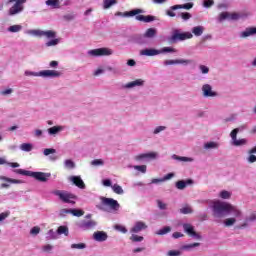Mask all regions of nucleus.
<instances>
[{
	"label": "nucleus",
	"instance_id": "60",
	"mask_svg": "<svg viewBox=\"0 0 256 256\" xmlns=\"http://www.w3.org/2000/svg\"><path fill=\"white\" fill-rule=\"evenodd\" d=\"M180 213H182V215H189L193 213V209H191V207L185 206L180 209Z\"/></svg>",
	"mask_w": 256,
	"mask_h": 256
},
{
	"label": "nucleus",
	"instance_id": "3",
	"mask_svg": "<svg viewBox=\"0 0 256 256\" xmlns=\"http://www.w3.org/2000/svg\"><path fill=\"white\" fill-rule=\"evenodd\" d=\"M166 53H177L173 47H163L161 49L145 48L140 51L142 57H156V55H165Z\"/></svg>",
	"mask_w": 256,
	"mask_h": 256
},
{
	"label": "nucleus",
	"instance_id": "7",
	"mask_svg": "<svg viewBox=\"0 0 256 256\" xmlns=\"http://www.w3.org/2000/svg\"><path fill=\"white\" fill-rule=\"evenodd\" d=\"M27 35H33L34 37H46V39H55L57 37V32L53 30H28L26 31Z\"/></svg>",
	"mask_w": 256,
	"mask_h": 256
},
{
	"label": "nucleus",
	"instance_id": "55",
	"mask_svg": "<svg viewBox=\"0 0 256 256\" xmlns=\"http://www.w3.org/2000/svg\"><path fill=\"white\" fill-rule=\"evenodd\" d=\"M70 248L83 250V249H87V244H85V243L71 244Z\"/></svg>",
	"mask_w": 256,
	"mask_h": 256
},
{
	"label": "nucleus",
	"instance_id": "2",
	"mask_svg": "<svg viewBox=\"0 0 256 256\" xmlns=\"http://www.w3.org/2000/svg\"><path fill=\"white\" fill-rule=\"evenodd\" d=\"M14 173H17V175H25L26 177H33V179L40 181V183H47V181H49V177H51V173L33 172L24 169H15Z\"/></svg>",
	"mask_w": 256,
	"mask_h": 256
},
{
	"label": "nucleus",
	"instance_id": "37",
	"mask_svg": "<svg viewBox=\"0 0 256 256\" xmlns=\"http://www.w3.org/2000/svg\"><path fill=\"white\" fill-rule=\"evenodd\" d=\"M20 149H21V151H24L25 153H29V152L33 151V144H31V143H22L20 145Z\"/></svg>",
	"mask_w": 256,
	"mask_h": 256
},
{
	"label": "nucleus",
	"instance_id": "5",
	"mask_svg": "<svg viewBox=\"0 0 256 256\" xmlns=\"http://www.w3.org/2000/svg\"><path fill=\"white\" fill-rule=\"evenodd\" d=\"M52 195L58 197L62 203H70L71 205H75L73 199H77V196L65 190H54L52 191Z\"/></svg>",
	"mask_w": 256,
	"mask_h": 256
},
{
	"label": "nucleus",
	"instance_id": "49",
	"mask_svg": "<svg viewBox=\"0 0 256 256\" xmlns=\"http://www.w3.org/2000/svg\"><path fill=\"white\" fill-rule=\"evenodd\" d=\"M167 233H171V226H165L156 232V235H167Z\"/></svg>",
	"mask_w": 256,
	"mask_h": 256
},
{
	"label": "nucleus",
	"instance_id": "58",
	"mask_svg": "<svg viewBox=\"0 0 256 256\" xmlns=\"http://www.w3.org/2000/svg\"><path fill=\"white\" fill-rule=\"evenodd\" d=\"M219 197H221V199H231V192L223 190L220 192Z\"/></svg>",
	"mask_w": 256,
	"mask_h": 256
},
{
	"label": "nucleus",
	"instance_id": "26",
	"mask_svg": "<svg viewBox=\"0 0 256 256\" xmlns=\"http://www.w3.org/2000/svg\"><path fill=\"white\" fill-rule=\"evenodd\" d=\"M65 127L63 126H53L51 128L47 129L48 135H51L52 137H56V135H59L61 131H63Z\"/></svg>",
	"mask_w": 256,
	"mask_h": 256
},
{
	"label": "nucleus",
	"instance_id": "30",
	"mask_svg": "<svg viewBox=\"0 0 256 256\" xmlns=\"http://www.w3.org/2000/svg\"><path fill=\"white\" fill-rule=\"evenodd\" d=\"M232 139V145L234 147H243V145H247V139L242 138V139H237V136L231 137Z\"/></svg>",
	"mask_w": 256,
	"mask_h": 256
},
{
	"label": "nucleus",
	"instance_id": "18",
	"mask_svg": "<svg viewBox=\"0 0 256 256\" xmlns=\"http://www.w3.org/2000/svg\"><path fill=\"white\" fill-rule=\"evenodd\" d=\"M93 239L98 243H103L109 239V235H107V232L105 231H96L93 233Z\"/></svg>",
	"mask_w": 256,
	"mask_h": 256
},
{
	"label": "nucleus",
	"instance_id": "44",
	"mask_svg": "<svg viewBox=\"0 0 256 256\" xmlns=\"http://www.w3.org/2000/svg\"><path fill=\"white\" fill-rule=\"evenodd\" d=\"M218 23H223V21H229V12H221L217 18Z\"/></svg>",
	"mask_w": 256,
	"mask_h": 256
},
{
	"label": "nucleus",
	"instance_id": "27",
	"mask_svg": "<svg viewBox=\"0 0 256 256\" xmlns=\"http://www.w3.org/2000/svg\"><path fill=\"white\" fill-rule=\"evenodd\" d=\"M136 21H142L143 23H151L153 21H155V16H151V15H139V14H136V17H135Z\"/></svg>",
	"mask_w": 256,
	"mask_h": 256
},
{
	"label": "nucleus",
	"instance_id": "4",
	"mask_svg": "<svg viewBox=\"0 0 256 256\" xmlns=\"http://www.w3.org/2000/svg\"><path fill=\"white\" fill-rule=\"evenodd\" d=\"M187 39H193V34L191 32H181L179 29H175L168 38L169 43H179V41H187Z\"/></svg>",
	"mask_w": 256,
	"mask_h": 256
},
{
	"label": "nucleus",
	"instance_id": "45",
	"mask_svg": "<svg viewBox=\"0 0 256 256\" xmlns=\"http://www.w3.org/2000/svg\"><path fill=\"white\" fill-rule=\"evenodd\" d=\"M216 8L218 9V11H223V9H229V2L227 0H224L223 2L218 3Z\"/></svg>",
	"mask_w": 256,
	"mask_h": 256
},
{
	"label": "nucleus",
	"instance_id": "63",
	"mask_svg": "<svg viewBox=\"0 0 256 256\" xmlns=\"http://www.w3.org/2000/svg\"><path fill=\"white\" fill-rule=\"evenodd\" d=\"M167 256H181V251L179 250H170L167 252Z\"/></svg>",
	"mask_w": 256,
	"mask_h": 256
},
{
	"label": "nucleus",
	"instance_id": "52",
	"mask_svg": "<svg viewBox=\"0 0 256 256\" xmlns=\"http://www.w3.org/2000/svg\"><path fill=\"white\" fill-rule=\"evenodd\" d=\"M240 18H241V14L237 12L229 13L228 21H239Z\"/></svg>",
	"mask_w": 256,
	"mask_h": 256
},
{
	"label": "nucleus",
	"instance_id": "43",
	"mask_svg": "<svg viewBox=\"0 0 256 256\" xmlns=\"http://www.w3.org/2000/svg\"><path fill=\"white\" fill-rule=\"evenodd\" d=\"M130 169L133 168L140 173H147V165H135V166H128Z\"/></svg>",
	"mask_w": 256,
	"mask_h": 256
},
{
	"label": "nucleus",
	"instance_id": "59",
	"mask_svg": "<svg viewBox=\"0 0 256 256\" xmlns=\"http://www.w3.org/2000/svg\"><path fill=\"white\" fill-rule=\"evenodd\" d=\"M167 126H157L153 130V135H159V133H162V131H166Z\"/></svg>",
	"mask_w": 256,
	"mask_h": 256
},
{
	"label": "nucleus",
	"instance_id": "32",
	"mask_svg": "<svg viewBox=\"0 0 256 256\" xmlns=\"http://www.w3.org/2000/svg\"><path fill=\"white\" fill-rule=\"evenodd\" d=\"M192 33L195 37H201L205 33V28L201 25L195 26L192 28Z\"/></svg>",
	"mask_w": 256,
	"mask_h": 256
},
{
	"label": "nucleus",
	"instance_id": "23",
	"mask_svg": "<svg viewBox=\"0 0 256 256\" xmlns=\"http://www.w3.org/2000/svg\"><path fill=\"white\" fill-rule=\"evenodd\" d=\"M256 35V27H247L244 31L240 32V39H247V37H253Z\"/></svg>",
	"mask_w": 256,
	"mask_h": 256
},
{
	"label": "nucleus",
	"instance_id": "38",
	"mask_svg": "<svg viewBox=\"0 0 256 256\" xmlns=\"http://www.w3.org/2000/svg\"><path fill=\"white\" fill-rule=\"evenodd\" d=\"M245 129H247V126H245V125L235 128L234 130L231 131L230 137H234V138L237 137V134L245 131Z\"/></svg>",
	"mask_w": 256,
	"mask_h": 256
},
{
	"label": "nucleus",
	"instance_id": "56",
	"mask_svg": "<svg viewBox=\"0 0 256 256\" xmlns=\"http://www.w3.org/2000/svg\"><path fill=\"white\" fill-rule=\"evenodd\" d=\"M59 43H60L59 38H55V39H52V40L46 42L45 45L47 47H56V45H59Z\"/></svg>",
	"mask_w": 256,
	"mask_h": 256
},
{
	"label": "nucleus",
	"instance_id": "16",
	"mask_svg": "<svg viewBox=\"0 0 256 256\" xmlns=\"http://www.w3.org/2000/svg\"><path fill=\"white\" fill-rule=\"evenodd\" d=\"M157 159V152L143 153L135 156V161H151Z\"/></svg>",
	"mask_w": 256,
	"mask_h": 256
},
{
	"label": "nucleus",
	"instance_id": "53",
	"mask_svg": "<svg viewBox=\"0 0 256 256\" xmlns=\"http://www.w3.org/2000/svg\"><path fill=\"white\" fill-rule=\"evenodd\" d=\"M90 165L93 167H101L105 165V162L102 159H94L91 161Z\"/></svg>",
	"mask_w": 256,
	"mask_h": 256
},
{
	"label": "nucleus",
	"instance_id": "20",
	"mask_svg": "<svg viewBox=\"0 0 256 256\" xmlns=\"http://www.w3.org/2000/svg\"><path fill=\"white\" fill-rule=\"evenodd\" d=\"M256 213H252L244 219V222L238 226V229H247L249 223H255Z\"/></svg>",
	"mask_w": 256,
	"mask_h": 256
},
{
	"label": "nucleus",
	"instance_id": "14",
	"mask_svg": "<svg viewBox=\"0 0 256 256\" xmlns=\"http://www.w3.org/2000/svg\"><path fill=\"white\" fill-rule=\"evenodd\" d=\"M61 75V72L57 70H42L40 71V77L44 79H57Z\"/></svg>",
	"mask_w": 256,
	"mask_h": 256
},
{
	"label": "nucleus",
	"instance_id": "8",
	"mask_svg": "<svg viewBox=\"0 0 256 256\" xmlns=\"http://www.w3.org/2000/svg\"><path fill=\"white\" fill-rule=\"evenodd\" d=\"M88 55H90L91 57H109L113 55V49L107 47L97 48L89 50Z\"/></svg>",
	"mask_w": 256,
	"mask_h": 256
},
{
	"label": "nucleus",
	"instance_id": "34",
	"mask_svg": "<svg viewBox=\"0 0 256 256\" xmlns=\"http://www.w3.org/2000/svg\"><path fill=\"white\" fill-rule=\"evenodd\" d=\"M46 5L47 7H52V9H61L59 0H47Z\"/></svg>",
	"mask_w": 256,
	"mask_h": 256
},
{
	"label": "nucleus",
	"instance_id": "50",
	"mask_svg": "<svg viewBox=\"0 0 256 256\" xmlns=\"http://www.w3.org/2000/svg\"><path fill=\"white\" fill-rule=\"evenodd\" d=\"M178 17H181V19H183V21H189V19H191V17H193V15H191V13H189V12H180V13H178Z\"/></svg>",
	"mask_w": 256,
	"mask_h": 256
},
{
	"label": "nucleus",
	"instance_id": "47",
	"mask_svg": "<svg viewBox=\"0 0 256 256\" xmlns=\"http://www.w3.org/2000/svg\"><path fill=\"white\" fill-rule=\"evenodd\" d=\"M23 29V26L21 25H12L8 27L9 33H19Z\"/></svg>",
	"mask_w": 256,
	"mask_h": 256
},
{
	"label": "nucleus",
	"instance_id": "42",
	"mask_svg": "<svg viewBox=\"0 0 256 256\" xmlns=\"http://www.w3.org/2000/svg\"><path fill=\"white\" fill-rule=\"evenodd\" d=\"M0 181H7V183H14L16 185L23 183V181H21V180L7 178L5 176H0Z\"/></svg>",
	"mask_w": 256,
	"mask_h": 256
},
{
	"label": "nucleus",
	"instance_id": "28",
	"mask_svg": "<svg viewBox=\"0 0 256 256\" xmlns=\"http://www.w3.org/2000/svg\"><path fill=\"white\" fill-rule=\"evenodd\" d=\"M172 159H174V161H179L181 163H193L195 161L191 157L178 156L177 154H173Z\"/></svg>",
	"mask_w": 256,
	"mask_h": 256
},
{
	"label": "nucleus",
	"instance_id": "12",
	"mask_svg": "<svg viewBox=\"0 0 256 256\" xmlns=\"http://www.w3.org/2000/svg\"><path fill=\"white\" fill-rule=\"evenodd\" d=\"M76 227H78V229H82V231H89V230L95 229V227H97V221L81 220L76 223Z\"/></svg>",
	"mask_w": 256,
	"mask_h": 256
},
{
	"label": "nucleus",
	"instance_id": "64",
	"mask_svg": "<svg viewBox=\"0 0 256 256\" xmlns=\"http://www.w3.org/2000/svg\"><path fill=\"white\" fill-rule=\"evenodd\" d=\"M246 161L248 163H256V156H255V154H249V156L247 157Z\"/></svg>",
	"mask_w": 256,
	"mask_h": 256
},
{
	"label": "nucleus",
	"instance_id": "61",
	"mask_svg": "<svg viewBox=\"0 0 256 256\" xmlns=\"http://www.w3.org/2000/svg\"><path fill=\"white\" fill-rule=\"evenodd\" d=\"M156 203H157V207L160 209V211H165V210H167V204L164 203L163 201H161V200H156Z\"/></svg>",
	"mask_w": 256,
	"mask_h": 256
},
{
	"label": "nucleus",
	"instance_id": "62",
	"mask_svg": "<svg viewBox=\"0 0 256 256\" xmlns=\"http://www.w3.org/2000/svg\"><path fill=\"white\" fill-rule=\"evenodd\" d=\"M12 93H13L12 88H8L0 91V95H2V97H8V95H11Z\"/></svg>",
	"mask_w": 256,
	"mask_h": 256
},
{
	"label": "nucleus",
	"instance_id": "1",
	"mask_svg": "<svg viewBox=\"0 0 256 256\" xmlns=\"http://www.w3.org/2000/svg\"><path fill=\"white\" fill-rule=\"evenodd\" d=\"M213 217L216 219H222V217H227L230 215V218H226L223 221L224 227H233L237 223V219L243 217V211L233 204L227 202L216 201L212 205Z\"/></svg>",
	"mask_w": 256,
	"mask_h": 256
},
{
	"label": "nucleus",
	"instance_id": "46",
	"mask_svg": "<svg viewBox=\"0 0 256 256\" xmlns=\"http://www.w3.org/2000/svg\"><path fill=\"white\" fill-rule=\"evenodd\" d=\"M70 214L74 217H83V215H85V211L79 209H70Z\"/></svg>",
	"mask_w": 256,
	"mask_h": 256
},
{
	"label": "nucleus",
	"instance_id": "31",
	"mask_svg": "<svg viewBox=\"0 0 256 256\" xmlns=\"http://www.w3.org/2000/svg\"><path fill=\"white\" fill-rule=\"evenodd\" d=\"M144 37L146 39H155L157 37V29L155 28H148L144 33Z\"/></svg>",
	"mask_w": 256,
	"mask_h": 256
},
{
	"label": "nucleus",
	"instance_id": "22",
	"mask_svg": "<svg viewBox=\"0 0 256 256\" xmlns=\"http://www.w3.org/2000/svg\"><path fill=\"white\" fill-rule=\"evenodd\" d=\"M145 229H147V224L143 221H137L131 228L130 233H141V231H145Z\"/></svg>",
	"mask_w": 256,
	"mask_h": 256
},
{
	"label": "nucleus",
	"instance_id": "25",
	"mask_svg": "<svg viewBox=\"0 0 256 256\" xmlns=\"http://www.w3.org/2000/svg\"><path fill=\"white\" fill-rule=\"evenodd\" d=\"M194 5L195 4L193 2H188L186 4H177V5L171 6L170 9L172 11H177V9H185L186 11H189L193 9Z\"/></svg>",
	"mask_w": 256,
	"mask_h": 256
},
{
	"label": "nucleus",
	"instance_id": "11",
	"mask_svg": "<svg viewBox=\"0 0 256 256\" xmlns=\"http://www.w3.org/2000/svg\"><path fill=\"white\" fill-rule=\"evenodd\" d=\"M201 91L203 97L206 99L219 97V93L213 90V86H211V84H203Z\"/></svg>",
	"mask_w": 256,
	"mask_h": 256
},
{
	"label": "nucleus",
	"instance_id": "39",
	"mask_svg": "<svg viewBox=\"0 0 256 256\" xmlns=\"http://www.w3.org/2000/svg\"><path fill=\"white\" fill-rule=\"evenodd\" d=\"M114 5H117V0H103V9H111Z\"/></svg>",
	"mask_w": 256,
	"mask_h": 256
},
{
	"label": "nucleus",
	"instance_id": "51",
	"mask_svg": "<svg viewBox=\"0 0 256 256\" xmlns=\"http://www.w3.org/2000/svg\"><path fill=\"white\" fill-rule=\"evenodd\" d=\"M143 239H145L143 236H139L135 233H133L132 236L130 237V241H133V243H141Z\"/></svg>",
	"mask_w": 256,
	"mask_h": 256
},
{
	"label": "nucleus",
	"instance_id": "15",
	"mask_svg": "<svg viewBox=\"0 0 256 256\" xmlns=\"http://www.w3.org/2000/svg\"><path fill=\"white\" fill-rule=\"evenodd\" d=\"M193 63V60L189 59H176V60H165L163 62V65L166 67L169 65H191Z\"/></svg>",
	"mask_w": 256,
	"mask_h": 256
},
{
	"label": "nucleus",
	"instance_id": "48",
	"mask_svg": "<svg viewBox=\"0 0 256 256\" xmlns=\"http://www.w3.org/2000/svg\"><path fill=\"white\" fill-rule=\"evenodd\" d=\"M215 5V0H203L202 1V7L205 9H211Z\"/></svg>",
	"mask_w": 256,
	"mask_h": 256
},
{
	"label": "nucleus",
	"instance_id": "54",
	"mask_svg": "<svg viewBox=\"0 0 256 256\" xmlns=\"http://www.w3.org/2000/svg\"><path fill=\"white\" fill-rule=\"evenodd\" d=\"M64 166L66 169H75V162L71 159H67L64 161Z\"/></svg>",
	"mask_w": 256,
	"mask_h": 256
},
{
	"label": "nucleus",
	"instance_id": "19",
	"mask_svg": "<svg viewBox=\"0 0 256 256\" xmlns=\"http://www.w3.org/2000/svg\"><path fill=\"white\" fill-rule=\"evenodd\" d=\"M68 181L73 183V185H75L79 189H85V187H86L85 182H83V179H81V176H70L68 178Z\"/></svg>",
	"mask_w": 256,
	"mask_h": 256
},
{
	"label": "nucleus",
	"instance_id": "41",
	"mask_svg": "<svg viewBox=\"0 0 256 256\" xmlns=\"http://www.w3.org/2000/svg\"><path fill=\"white\" fill-rule=\"evenodd\" d=\"M111 189L114 191V193H116V195H123V193H125L123 187L119 186V184L112 185Z\"/></svg>",
	"mask_w": 256,
	"mask_h": 256
},
{
	"label": "nucleus",
	"instance_id": "21",
	"mask_svg": "<svg viewBox=\"0 0 256 256\" xmlns=\"http://www.w3.org/2000/svg\"><path fill=\"white\" fill-rule=\"evenodd\" d=\"M57 153V150H55V148H46L43 150V155H45V157H49V161H57V159H59V157L57 155H55Z\"/></svg>",
	"mask_w": 256,
	"mask_h": 256
},
{
	"label": "nucleus",
	"instance_id": "29",
	"mask_svg": "<svg viewBox=\"0 0 256 256\" xmlns=\"http://www.w3.org/2000/svg\"><path fill=\"white\" fill-rule=\"evenodd\" d=\"M203 149H205V151H211L213 149H219V143L215 142V141L206 142L203 145Z\"/></svg>",
	"mask_w": 256,
	"mask_h": 256
},
{
	"label": "nucleus",
	"instance_id": "6",
	"mask_svg": "<svg viewBox=\"0 0 256 256\" xmlns=\"http://www.w3.org/2000/svg\"><path fill=\"white\" fill-rule=\"evenodd\" d=\"M9 3H15L10 9L8 10V15L10 17H14V15H19V13H23L25 10V3L27 0H9Z\"/></svg>",
	"mask_w": 256,
	"mask_h": 256
},
{
	"label": "nucleus",
	"instance_id": "57",
	"mask_svg": "<svg viewBox=\"0 0 256 256\" xmlns=\"http://www.w3.org/2000/svg\"><path fill=\"white\" fill-rule=\"evenodd\" d=\"M24 75L26 77H41V72H33V71L26 70L24 72Z\"/></svg>",
	"mask_w": 256,
	"mask_h": 256
},
{
	"label": "nucleus",
	"instance_id": "24",
	"mask_svg": "<svg viewBox=\"0 0 256 256\" xmlns=\"http://www.w3.org/2000/svg\"><path fill=\"white\" fill-rule=\"evenodd\" d=\"M193 183V179L180 180L175 183V187L179 191H183L185 188L189 187V185H193Z\"/></svg>",
	"mask_w": 256,
	"mask_h": 256
},
{
	"label": "nucleus",
	"instance_id": "13",
	"mask_svg": "<svg viewBox=\"0 0 256 256\" xmlns=\"http://www.w3.org/2000/svg\"><path fill=\"white\" fill-rule=\"evenodd\" d=\"M137 87H145V80L136 79L134 81L128 82L121 86V89H135Z\"/></svg>",
	"mask_w": 256,
	"mask_h": 256
},
{
	"label": "nucleus",
	"instance_id": "36",
	"mask_svg": "<svg viewBox=\"0 0 256 256\" xmlns=\"http://www.w3.org/2000/svg\"><path fill=\"white\" fill-rule=\"evenodd\" d=\"M56 231L58 233V236L65 235V237H69V227L67 226H60Z\"/></svg>",
	"mask_w": 256,
	"mask_h": 256
},
{
	"label": "nucleus",
	"instance_id": "40",
	"mask_svg": "<svg viewBox=\"0 0 256 256\" xmlns=\"http://www.w3.org/2000/svg\"><path fill=\"white\" fill-rule=\"evenodd\" d=\"M195 247H201V243L194 242L192 244H186L182 246V249H184V251H191L192 249H195Z\"/></svg>",
	"mask_w": 256,
	"mask_h": 256
},
{
	"label": "nucleus",
	"instance_id": "35",
	"mask_svg": "<svg viewBox=\"0 0 256 256\" xmlns=\"http://www.w3.org/2000/svg\"><path fill=\"white\" fill-rule=\"evenodd\" d=\"M134 41L138 45H147V38L145 37V34L136 36Z\"/></svg>",
	"mask_w": 256,
	"mask_h": 256
},
{
	"label": "nucleus",
	"instance_id": "10",
	"mask_svg": "<svg viewBox=\"0 0 256 256\" xmlns=\"http://www.w3.org/2000/svg\"><path fill=\"white\" fill-rule=\"evenodd\" d=\"M100 199L102 201V205H104V207H109L110 211H119V209H121L119 202L113 198L101 197Z\"/></svg>",
	"mask_w": 256,
	"mask_h": 256
},
{
	"label": "nucleus",
	"instance_id": "17",
	"mask_svg": "<svg viewBox=\"0 0 256 256\" xmlns=\"http://www.w3.org/2000/svg\"><path fill=\"white\" fill-rule=\"evenodd\" d=\"M141 13H145L143 9H134L129 12H116V17H135V15H141Z\"/></svg>",
	"mask_w": 256,
	"mask_h": 256
},
{
	"label": "nucleus",
	"instance_id": "9",
	"mask_svg": "<svg viewBox=\"0 0 256 256\" xmlns=\"http://www.w3.org/2000/svg\"><path fill=\"white\" fill-rule=\"evenodd\" d=\"M183 231L188 235V237H191L192 239H196V241H201L203 239V236L201 234L197 233L195 231V227L191 225L190 223H184L182 224Z\"/></svg>",
	"mask_w": 256,
	"mask_h": 256
},
{
	"label": "nucleus",
	"instance_id": "33",
	"mask_svg": "<svg viewBox=\"0 0 256 256\" xmlns=\"http://www.w3.org/2000/svg\"><path fill=\"white\" fill-rule=\"evenodd\" d=\"M46 239L47 241H53L55 239H59V234L57 231L55 232L53 229H50L47 233Z\"/></svg>",
	"mask_w": 256,
	"mask_h": 256
}]
</instances>
